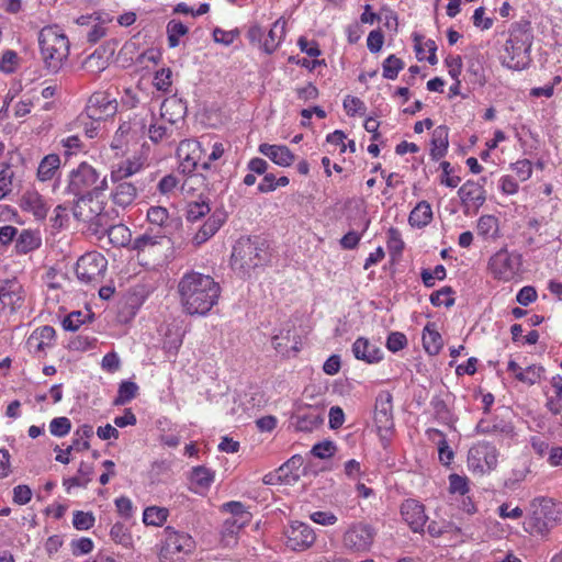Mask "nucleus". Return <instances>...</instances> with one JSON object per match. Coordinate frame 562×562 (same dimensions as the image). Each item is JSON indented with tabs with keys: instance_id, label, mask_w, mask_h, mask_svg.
<instances>
[{
	"instance_id": "f257e3e1",
	"label": "nucleus",
	"mask_w": 562,
	"mask_h": 562,
	"mask_svg": "<svg viewBox=\"0 0 562 562\" xmlns=\"http://www.w3.org/2000/svg\"><path fill=\"white\" fill-rule=\"evenodd\" d=\"M180 302L189 315H205L217 304L221 286L207 274L191 271L178 283Z\"/></svg>"
},
{
	"instance_id": "f03ea898",
	"label": "nucleus",
	"mask_w": 562,
	"mask_h": 562,
	"mask_svg": "<svg viewBox=\"0 0 562 562\" xmlns=\"http://www.w3.org/2000/svg\"><path fill=\"white\" fill-rule=\"evenodd\" d=\"M532 40V29L529 21L520 20L513 23L502 55L503 65L509 69H524L530 60Z\"/></svg>"
},
{
	"instance_id": "7ed1b4c3",
	"label": "nucleus",
	"mask_w": 562,
	"mask_h": 562,
	"mask_svg": "<svg viewBox=\"0 0 562 562\" xmlns=\"http://www.w3.org/2000/svg\"><path fill=\"white\" fill-rule=\"evenodd\" d=\"M562 524V503L552 498L539 497L530 503V515L525 530L530 535L547 537L550 531Z\"/></svg>"
},
{
	"instance_id": "20e7f679",
	"label": "nucleus",
	"mask_w": 562,
	"mask_h": 562,
	"mask_svg": "<svg viewBox=\"0 0 562 562\" xmlns=\"http://www.w3.org/2000/svg\"><path fill=\"white\" fill-rule=\"evenodd\" d=\"M41 57L45 68L57 74L69 55V41L57 26H45L38 34Z\"/></svg>"
},
{
	"instance_id": "39448f33",
	"label": "nucleus",
	"mask_w": 562,
	"mask_h": 562,
	"mask_svg": "<svg viewBox=\"0 0 562 562\" xmlns=\"http://www.w3.org/2000/svg\"><path fill=\"white\" fill-rule=\"evenodd\" d=\"M268 254L263 243L251 238H240L233 248L232 267L240 277L249 276L255 268L265 265Z\"/></svg>"
},
{
	"instance_id": "423d86ee",
	"label": "nucleus",
	"mask_w": 562,
	"mask_h": 562,
	"mask_svg": "<svg viewBox=\"0 0 562 562\" xmlns=\"http://www.w3.org/2000/svg\"><path fill=\"white\" fill-rule=\"evenodd\" d=\"M68 178L66 192L78 198L92 194L95 191H103L106 188L105 178L99 181V173L87 162H81L76 169H72Z\"/></svg>"
},
{
	"instance_id": "0eeeda50",
	"label": "nucleus",
	"mask_w": 562,
	"mask_h": 562,
	"mask_svg": "<svg viewBox=\"0 0 562 562\" xmlns=\"http://www.w3.org/2000/svg\"><path fill=\"white\" fill-rule=\"evenodd\" d=\"M390 392H381L374 404V425L383 447H387L394 434L393 405Z\"/></svg>"
},
{
	"instance_id": "6e6552de",
	"label": "nucleus",
	"mask_w": 562,
	"mask_h": 562,
	"mask_svg": "<svg viewBox=\"0 0 562 562\" xmlns=\"http://www.w3.org/2000/svg\"><path fill=\"white\" fill-rule=\"evenodd\" d=\"M108 261L99 252L92 251L81 256L76 265V276L81 283L98 284L103 280Z\"/></svg>"
},
{
	"instance_id": "1a4fd4ad",
	"label": "nucleus",
	"mask_w": 562,
	"mask_h": 562,
	"mask_svg": "<svg viewBox=\"0 0 562 562\" xmlns=\"http://www.w3.org/2000/svg\"><path fill=\"white\" fill-rule=\"evenodd\" d=\"M375 535V529L371 525L363 521L352 522L342 535V544L351 552H368Z\"/></svg>"
},
{
	"instance_id": "9d476101",
	"label": "nucleus",
	"mask_w": 562,
	"mask_h": 562,
	"mask_svg": "<svg viewBox=\"0 0 562 562\" xmlns=\"http://www.w3.org/2000/svg\"><path fill=\"white\" fill-rule=\"evenodd\" d=\"M521 256L509 252L503 248L493 255L488 261V269L495 279L502 281L513 280L519 272Z\"/></svg>"
},
{
	"instance_id": "9b49d317",
	"label": "nucleus",
	"mask_w": 562,
	"mask_h": 562,
	"mask_svg": "<svg viewBox=\"0 0 562 562\" xmlns=\"http://www.w3.org/2000/svg\"><path fill=\"white\" fill-rule=\"evenodd\" d=\"M498 452L495 446L480 441L473 445L468 452V465L473 472L480 474L490 472L497 465Z\"/></svg>"
},
{
	"instance_id": "f8f14e48",
	"label": "nucleus",
	"mask_w": 562,
	"mask_h": 562,
	"mask_svg": "<svg viewBox=\"0 0 562 562\" xmlns=\"http://www.w3.org/2000/svg\"><path fill=\"white\" fill-rule=\"evenodd\" d=\"M165 542L160 550L164 559H172L176 554H190L195 548V541L187 533L175 530L168 526L165 528Z\"/></svg>"
},
{
	"instance_id": "ddd939ff",
	"label": "nucleus",
	"mask_w": 562,
	"mask_h": 562,
	"mask_svg": "<svg viewBox=\"0 0 562 562\" xmlns=\"http://www.w3.org/2000/svg\"><path fill=\"white\" fill-rule=\"evenodd\" d=\"M117 101L109 92H94L86 106L87 117L93 121H102L112 117L117 112Z\"/></svg>"
},
{
	"instance_id": "4468645a",
	"label": "nucleus",
	"mask_w": 562,
	"mask_h": 562,
	"mask_svg": "<svg viewBox=\"0 0 562 562\" xmlns=\"http://www.w3.org/2000/svg\"><path fill=\"white\" fill-rule=\"evenodd\" d=\"M103 204L94 199L92 194L79 196L72 207L74 217L83 223L98 226L102 225Z\"/></svg>"
},
{
	"instance_id": "2eb2a0df",
	"label": "nucleus",
	"mask_w": 562,
	"mask_h": 562,
	"mask_svg": "<svg viewBox=\"0 0 562 562\" xmlns=\"http://www.w3.org/2000/svg\"><path fill=\"white\" fill-rule=\"evenodd\" d=\"M177 156L179 158L178 169L182 175L196 171L202 156L200 143L193 139L181 140L177 148Z\"/></svg>"
},
{
	"instance_id": "dca6fc26",
	"label": "nucleus",
	"mask_w": 562,
	"mask_h": 562,
	"mask_svg": "<svg viewBox=\"0 0 562 562\" xmlns=\"http://www.w3.org/2000/svg\"><path fill=\"white\" fill-rule=\"evenodd\" d=\"M286 546L293 551H302L310 548L316 539L314 530L304 522L294 521L285 531Z\"/></svg>"
},
{
	"instance_id": "f3484780",
	"label": "nucleus",
	"mask_w": 562,
	"mask_h": 562,
	"mask_svg": "<svg viewBox=\"0 0 562 562\" xmlns=\"http://www.w3.org/2000/svg\"><path fill=\"white\" fill-rule=\"evenodd\" d=\"M293 425L297 431L311 432L324 422V409L319 407L299 408L292 416Z\"/></svg>"
},
{
	"instance_id": "a211bd4d",
	"label": "nucleus",
	"mask_w": 562,
	"mask_h": 562,
	"mask_svg": "<svg viewBox=\"0 0 562 562\" xmlns=\"http://www.w3.org/2000/svg\"><path fill=\"white\" fill-rule=\"evenodd\" d=\"M401 515L414 532L423 531L428 519L424 505L415 499H406L402 504Z\"/></svg>"
},
{
	"instance_id": "6ab92c4d",
	"label": "nucleus",
	"mask_w": 562,
	"mask_h": 562,
	"mask_svg": "<svg viewBox=\"0 0 562 562\" xmlns=\"http://www.w3.org/2000/svg\"><path fill=\"white\" fill-rule=\"evenodd\" d=\"M213 175V171H206V173L200 171L184 173L186 178L181 184V192L188 195L203 196L204 191H210L213 187L211 182Z\"/></svg>"
},
{
	"instance_id": "aec40b11",
	"label": "nucleus",
	"mask_w": 562,
	"mask_h": 562,
	"mask_svg": "<svg viewBox=\"0 0 562 562\" xmlns=\"http://www.w3.org/2000/svg\"><path fill=\"white\" fill-rule=\"evenodd\" d=\"M23 289L15 280H5L0 285V302L2 306L8 307L10 312H15L23 304Z\"/></svg>"
},
{
	"instance_id": "412c9836",
	"label": "nucleus",
	"mask_w": 562,
	"mask_h": 562,
	"mask_svg": "<svg viewBox=\"0 0 562 562\" xmlns=\"http://www.w3.org/2000/svg\"><path fill=\"white\" fill-rule=\"evenodd\" d=\"M486 182V178H481V182L468 180L463 183L459 191V198L463 205H474L475 207H480L484 204L486 196L484 190V183Z\"/></svg>"
},
{
	"instance_id": "4be33fe9",
	"label": "nucleus",
	"mask_w": 562,
	"mask_h": 562,
	"mask_svg": "<svg viewBox=\"0 0 562 562\" xmlns=\"http://www.w3.org/2000/svg\"><path fill=\"white\" fill-rule=\"evenodd\" d=\"M113 183L114 188L111 192L113 204L122 209L132 205L138 193L136 186L126 180H116Z\"/></svg>"
},
{
	"instance_id": "5701e85b",
	"label": "nucleus",
	"mask_w": 562,
	"mask_h": 562,
	"mask_svg": "<svg viewBox=\"0 0 562 562\" xmlns=\"http://www.w3.org/2000/svg\"><path fill=\"white\" fill-rule=\"evenodd\" d=\"M166 234L160 228H147L146 232L137 236L131 245L137 252H149L162 245Z\"/></svg>"
},
{
	"instance_id": "b1692460",
	"label": "nucleus",
	"mask_w": 562,
	"mask_h": 562,
	"mask_svg": "<svg viewBox=\"0 0 562 562\" xmlns=\"http://www.w3.org/2000/svg\"><path fill=\"white\" fill-rule=\"evenodd\" d=\"M20 206L23 211L32 213L37 220H44L49 209L45 199L37 191L24 192Z\"/></svg>"
},
{
	"instance_id": "393cba45",
	"label": "nucleus",
	"mask_w": 562,
	"mask_h": 562,
	"mask_svg": "<svg viewBox=\"0 0 562 562\" xmlns=\"http://www.w3.org/2000/svg\"><path fill=\"white\" fill-rule=\"evenodd\" d=\"M352 353L358 360L376 363L382 360L383 352L364 337H359L352 345Z\"/></svg>"
},
{
	"instance_id": "a878e982",
	"label": "nucleus",
	"mask_w": 562,
	"mask_h": 562,
	"mask_svg": "<svg viewBox=\"0 0 562 562\" xmlns=\"http://www.w3.org/2000/svg\"><path fill=\"white\" fill-rule=\"evenodd\" d=\"M258 150L280 167H289L295 159L294 154L284 145H270L265 143L259 145Z\"/></svg>"
},
{
	"instance_id": "bb28decb",
	"label": "nucleus",
	"mask_w": 562,
	"mask_h": 562,
	"mask_svg": "<svg viewBox=\"0 0 562 562\" xmlns=\"http://www.w3.org/2000/svg\"><path fill=\"white\" fill-rule=\"evenodd\" d=\"M161 119L170 124H177L187 115V104L177 97L167 98L160 106Z\"/></svg>"
},
{
	"instance_id": "cd10ccee",
	"label": "nucleus",
	"mask_w": 562,
	"mask_h": 562,
	"mask_svg": "<svg viewBox=\"0 0 562 562\" xmlns=\"http://www.w3.org/2000/svg\"><path fill=\"white\" fill-rule=\"evenodd\" d=\"M475 429L477 434L482 435L499 434L506 437L514 436V426L512 425V423L498 418H482L477 423Z\"/></svg>"
},
{
	"instance_id": "c85d7f7f",
	"label": "nucleus",
	"mask_w": 562,
	"mask_h": 562,
	"mask_svg": "<svg viewBox=\"0 0 562 562\" xmlns=\"http://www.w3.org/2000/svg\"><path fill=\"white\" fill-rule=\"evenodd\" d=\"M449 128L446 125L437 126L432 132L430 156L434 160L442 158L449 145Z\"/></svg>"
},
{
	"instance_id": "c756f323",
	"label": "nucleus",
	"mask_w": 562,
	"mask_h": 562,
	"mask_svg": "<svg viewBox=\"0 0 562 562\" xmlns=\"http://www.w3.org/2000/svg\"><path fill=\"white\" fill-rule=\"evenodd\" d=\"M251 515H244L240 518H227L221 530V541L225 547L231 546L233 542H235V536L238 533V531L249 522Z\"/></svg>"
},
{
	"instance_id": "7c9ffc66",
	"label": "nucleus",
	"mask_w": 562,
	"mask_h": 562,
	"mask_svg": "<svg viewBox=\"0 0 562 562\" xmlns=\"http://www.w3.org/2000/svg\"><path fill=\"white\" fill-rule=\"evenodd\" d=\"M223 223L224 217L218 214H212L193 236V244L200 246L209 240L221 228Z\"/></svg>"
},
{
	"instance_id": "2f4dec72",
	"label": "nucleus",
	"mask_w": 562,
	"mask_h": 562,
	"mask_svg": "<svg viewBox=\"0 0 562 562\" xmlns=\"http://www.w3.org/2000/svg\"><path fill=\"white\" fill-rule=\"evenodd\" d=\"M285 35V21L279 19L273 24L262 43V50L270 55L277 50Z\"/></svg>"
},
{
	"instance_id": "473e14b6",
	"label": "nucleus",
	"mask_w": 562,
	"mask_h": 562,
	"mask_svg": "<svg viewBox=\"0 0 562 562\" xmlns=\"http://www.w3.org/2000/svg\"><path fill=\"white\" fill-rule=\"evenodd\" d=\"M434 327V324H427L423 334V346L430 356L438 355L443 347L442 337Z\"/></svg>"
},
{
	"instance_id": "72a5a7b5",
	"label": "nucleus",
	"mask_w": 562,
	"mask_h": 562,
	"mask_svg": "<svg viewBox=\"0 0 562 562\" xmlns=\"http://www.w3.org/2000/svg\"><path fill=\"white\" fill-rule=\"evenodd\" d=\"M432 220L431 206L427 201H420L411 212L408 222L412 226L424 227Z\"/></svg>"
},
{
	"instance_id": "f704fd0d",
	"label": "nucleus",
	"mask_w": 562,
	"mask_h": 562,
	"mask_svg": "<svg viewBox=\"0 0 562 562\" xmlns=\"http://www.w3.org/2000/svg\"><path fill=\"white\" fill-rule=\"evenodd\" d=\"M110 243L115 247L132 245V233L124 224L112 225L106 229Z\"/></svg>"
},
{
	"instance_id": "c9c22d12",
	"label": "nucleus",
	"mask_w": 562,
	"mask_h": 562,
	"mask_svg": "<svg viewBox=\"0 0 562 562\" xmlns=\"http://www.w3.org/2000/svg\"><path fill=\"white\" fill-rule=\"evenodd\" d=\"M60 167V158L56 154L45 156L37 168V178L40 181H48L53 179L56 171Z\"/></svg>"
},
{
	"instance_id": "e433bc0d",
	"label": "nucleus",
	"mask_w": 562,
	"mask_h": 562,
	"mask_svg": "<svg viewBox=\"0 0 562 562\" xmlns=\"http://www.w3.org/2000/svg\"><path fill=\"white\" fill-rule=\"evenodd\" d=\"M142 167L143 164L139 161V159H126L112 169L111 179L112 181L126 180L127 178L137 173Z\"/></svg>"
},
{
	"instance_id": "4c0bfd02",
	"label": "nucleus",
	"mask_w": 562,
	"mask_h": 562,
	"mask_svg": "<svg viewBox=\"0 0 562 562\" xmlns=\"http://www.w3.org/2000/svg\"><path fill=\"white\" fill-rule=\"evenodd\" d=\"M169 510L165 507L149 506L143 513V521L147 526L159 527L167 520Z\"/></svg>"
},
{
	"instance_id": "58836bf2",
	"label": "nucleus",
	"mask_w": 562,
	"mask_h": 562,
	"mask_svg": "<svg viewBox=\"0 0 562 562\" xmlns=\"http://www.w3.org/2000/svg\"><path fill=\"white\" fill-rule=\"evenodd\" d=\"M104 50L95 49L83 61V68L91 74H99L108 67Z\"/></svg>"
},
{
	"instance_id": "ea45409f",
	"label": "nucleus",
	"mask_w": 562,
	"mask_h": 562,
	"mask_svg": "<svg viewBox=\"0 0 562 562\" xmlns=\"http://www.w3.org/2000/svg\"><path fill=\"white\" fill-rule=\"evenodd\" d=\"M110 537L115 543L126 549L133 548V537L128 528L122 522H116L111 527Z\"/></svg>"
},
{
	"instance_id": "a19ab883",
	"label": "nucleus",
	"mask_w": 562,
	"mask_h": 562,
	"mask_svg": "<svg viewBox=\"0 0 562 562\" xmlns=\"http://www.w3.org/2000/svg\"><path fill=\"white\" fill-rule=\"evenodd\" d=\"M188 27L178 20H170L167 24L168 45L175 48L180 43V37L188 33Z\"/></svg>"
},
{
	"instance_id": "79ce46f5",
	"label": "nucleus",
	"mask_w": 562,
	"mask_h": 562,
	"mask_svg": "<svg viewBox=\"0 0 562 562\" xmlns=\"http://www.w3.org/2000/svg\"><path fill=\"white\" fill-rule=\"evenodd\" d=\"M138 386L136 383L132 381H123L119 386L117 396L113 404L119 406L131 402L136 396Z\"/></svg>"
},
{
	"instance_id": "37998d69",
	"label": "nucleus",
	"mask_w": 562,
	"mask_h": 562,
	"mask_svg": "<svg viewBox=\"0 0 562 562\" xmlns=\"http://www.w3.org/2000/svg\"><path fill=\"white\" fill-rule=\"evenodd\" d=\"M210 212L211 207L209 202L205 200L195 201L188 204L186 217L189 222H196L203 216L207 215Z\"/></svg>"
},
{
	"instance_id": "c03bdc74",
	"label": "nucleus",
	"mask_w": 562,
	"mask_h": 562,
	"mask_svg": "<svg viewBox=\"0 0 562 562\" xmlns=\"http://www.w3.org/2000/svg\"><path fill=\"white\" fill-rule=\"evenodd\" d=\"M191 481L201 487H209L214 481V472L202 465L195 467L191 473Z\"/></svg>"
},
{
	"instance_id": "a18cd8bd",
	"label": "nucleus",
	"mask_w": 562,
	"mask_h": 562,
	"mask_svg": "<svg viewBox=\"0 0 562 562\" xmlns=\"http://www.w3.org/2000/svg\"><path fill=\"white\" fill-rule=\"evenodd\" d=\"M404 63L402 59L397 58L395 55H390L382 65L383 68V77L386 79H395L398 76V72L403 69Z\"/></svg>"
},
{
	"instance_id": "49530a36",
	"label": "nucleus",
	"mask_w": 562,
	"mask_h": 562,
	"mask_svg": "<svg viewBox=\"0 0 562 562\" xmlns=\"http://www.w3.org/2000/svg\"><path fill=\"white\" fill-rule=\"evenodd\" d=\"M543 371L544 369L540 366H529L525 370L517 372L516 379L522 383L533 385L540 380Z\"/></svg>"
},
{
	"instance_id": "de8ad7c7",
	"label": "nucleus",
	"mask_w": 562,
	"mask_h": 562,
	"mask_svg": "<svg viewBox=\"0 0 562 562\" xmlns=\"http://www.w3.org/2000/svg\"><path fill=\"white\" fill-rule=\"evenodd\" d=\"M452 294V289L450 286H445L438 291H435L430 294V303L435 306L446 305L450 307L454 304V299L450 295Z\"/></svg>"
},
{
	"instance_id": "09e8293b",
	"label": "nucleus",
	"mask_w": 562,
	"mask_h": 562,
	"mask_svg": "<svg viewBox=\"0 0 562 562\" xmlns=\"http://www.w3.org/2000/svg\"><path fill=\"white\" fill-rule=\"evenodd\" d=\"M169 213L166 207L150 206L147 211V220L150 224L156 225L155 228L162 229L164 224L167 222Z\"/></svg>"
},
{
	"instance_id": "8fccbe9b",
	"label": "nucleus",
	"mask_w": 562,
	"mask_h": 562,
	"mask_svg": "<svg viewBox=\"0 0 562 562\" xmlns=\"http://www.w3.org/2000/svg\"><path fill=\"white\" fill-rule=\"evenodd\" d=\"M498 227V221L493 215H483L477 221V233L484 237L492 236Z\"/></svg>"
},
{
	"instance_id": "3c124183",
	"label": "nucleus",
	"mask_w": 562,
	"mask_h": 562,
	"mask_svg": "<svg viewBox=\"0 0 562 562\" xmlns=\"http://www.w3.org/2000/svg\"><path fill=\"white\" fill-rule=\"evenodd\" d=\"M38 246V240L35 238V236L29 232L23 231L18 240H16V249L19 252L27 254L29 251L35 249Z\"/></svg>"
},
{
	"instance_id": "603ef678",
	"label": "nucleus",
	"mask_w": 562,
	"mask_h": 562,
	"mask_svg": "<svg viewBox=\"0 0 562 562\" xmlns=\"http://www.w3.org/2000/svg\"><path fill=\"white\" fill-rule=\"evenodd\" d=\"M172 71L170 68H161L154 76V86L159 91H169L172 85Z\"/></svg>"
},
{
	"instance_id": "864d4df0",
	"label": "nucleus",
	"mask_w": 562,
	"mask_h": 562,
	"mask_svg": "<svg viewBox=\"0 0 562 562\" xmlns=\"http://www.w3.org/2000/svg\"><path fill=\"white\" fill-rule=\"evenodd\" d=\"M71 422L67 417H56L49 423V431L53 436L64 437L69 434Z\"/></svg>"
},
{
	"instance_id": "5fc2aeb1",
	"label": "nucleus",
	"mask_w": 562,
	"mask_h": 562,
	"mask_svg": "<svg viewBox=\"0 0 562 562\" xmlns=\"http://www.w3.org/2000/svg\"><path fill=\"white\" fill-rule=\"evenodd\" d=\"M336 451V446L330 440H325L313 446L311 453L318 459L330 458Z\"/></svg>"
},
{
	"instance_id": "6e6d98bb",
	"label": "nucleus",
	"mask_w": 562,
	"mask_h": 562,
	"mask_svg": "<svg viewBox=\"0 0 562 562\" xmlns=\"http://www.w3.org/2000/svg\"><path fill=\"white\" fill-rule=\"evenodd\" d=\"M74 527L78 530H88L93 527L94 517L92 513L77 510L72 519Z\"/></svg>"
},
{
	"instance_id": "4d7b16f0",
	"label": "nucleus",
	"mask_w": 562,
	"mask_h": 562,
	"mask_svg": "<svg viewBox=\"0 0 562 562\" xmlns=\"http://www.w3.org/2000/svg\"><path fill=\"white\" fill-rule=\"evenodd\" d=\"M407 345V338L403 333L393 331L387 336L386 348L392 352L404 349Z\"/></svg>"
},
{
	"instance_id": "13d9d810",
	"label": "nucleus",
	"mask_w": 562,
	"mask_h": 562,
	"mask_svg": "<svg viewBox=\"0 0 562 562\" xmlns=\"http://www.w3.org/2000/svg\"><path fill=\"white\" fill-rule=\"evenodd\" d=\"M449 490L451 493L464 495L469 491L468 479L459 474H451L449 476Z\"/></svg>"
},
{
	"instance_id": "bf43d9fd",
	"label": "nucleus",
	"mask_w": 562,
	"mask_h": 562,
	"mask_svg": "<svg viewBox=\"0 0 562 562\" xmlns=\"http://www.w3.org/2000/svg\"><path fill=\"white\" fill-rule=\"evenodd\" d=\"M434 432L442 437L438 443L439 460L442 464L448 465L453 459V451L450 449L441 431L434 430Z\"/></svg>"
},
{
	"instance_id": "052dcab7",
	"label": "nucleus",
	"mask_w": 562,
	"mask_h": 562,
	"mask_svg": "<svg viewBox=\"0 0 562 562\" xmlns=\"http://www.w3.org/2000/svg\"><path fill=\"white\" fill-rule=\"evenodd\" d=\"M18 59V54L14 50H5L0 59V70L7 74L13 72Z\"/></svg>"
},
{
	"instance_id": "680f3d73",
	"label": "nucleus",
	"mask_w": 562,
	"mask_h": 562,
	"mask_svg": "<svg viewBox=\"0 0 562 562\" xmlns=\"http://www.w3.org/2000/svg\"><path fill=\"white\" fill-rule=\"evenodd\" d=\"M440 168L442 169V177H441V184H445L449 188H456L460 183L461 179L460 177L453 176L451 177L450 173L452 172V167L449 161H442L440 164Z\"/></svg>"
},
{
	"instance_id": "e2e57ef3",
	"label": "nucleus",
	"mask_w": 562,
	"mask_h": 562,
	"mask_svg": "<svg viewBox=\"0 0 562 562\" xmlns=\"http://www.w3.org/2000/svg\"><path fill=\"white\" fill-rule=\"evenodd\" d=\"M85 323L83 314L80 311L71 312L64 321L65 330L76 331Z\"/></svg>"
},
{
	"instance_id": "0e129e2a",
	"label": "nucleus",
	"mask_w": 562,
	"mask_h": 562,
	"mask_svg": "<svg viewBox=\"0 0 562 562\" xmlns=\"http://www.w3.org/2000/svg\"><path fill=\"white\" fill-rule=\"evenodd\" d=\"M344 109L349 115L363 113L366 111L364 103L357 97L347 95L344 100Z\"/></svg>"
},
{
	"instance_id": "69168bd1",
	"label": "nucleus",
	"mask_w": 562,
	"mask_h": 562,
	"mask_svg": "<svg viewBox=\"0 0 562 562\" xmlns=\"http://www.w3.org/2000/svg\"><path fill=\"white\" fill-rule=\"evenodd\" d=\"M384 43V35L380 30L371 31L367 38V46L371 53L381 50Z\"/></svg>"
},
{
	"instance_id": "338daca9",
	"label": "nucleus",
	"mask_w": 562,
	"mask_h": 562,
	"mask_svg": "<svg viewBox=\"0 0 562 562\" xmlns=\"http://www.w3.org/2000/svg\"><path fill=\"white\" fill-rule=\"evenodd\" d=\"M238 34L239 32L237 30L224 31L222 29L216 27L213 31V38L216 43L231 45L234 42V40L238 36Z\"/></svg>"
},
{
	"instance_id": "774afa93",
	"label": "nucleus",
	"mask_w": 562,
	"mask_h": 562,
	"mask_svg": "<svg viewBox=\"0 0 562 562\" xmlns=\"http://www.w3.org/2000/svg\"><path fill=\"white\" fill-rule=\"evenodd\" d=\"M32 498V491L27 485L21 484L13 488V501L19 505L27 504Z\"/></svg>"
}]
</instances>
